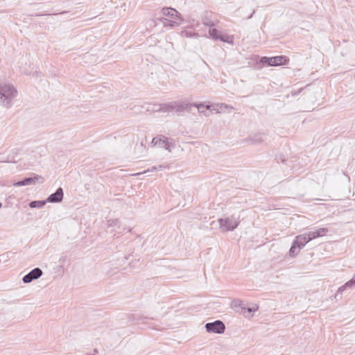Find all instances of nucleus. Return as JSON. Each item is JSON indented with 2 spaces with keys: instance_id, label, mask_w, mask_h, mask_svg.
<instances>
[{
  "instance_id": "28",
  "label": "nucleus",
  "mask_w": 355,
  "mask_h": 355,
  "mask_svg": "<svg viewBox=\"0 0 355 355\" xmlns=\"http://www.w3.org/2000/svg\"><path fill=\"white\" fill-rule=\"evenodd\" d=\"M88 56H89V55H85V58H87V57H88Z\"/></svg>"
},
{
  "instance_id": "18",
  "label": "nucleus",
  "mask_w": 355,
  "mask_h": 355,
  "mask_svg": "<svg viewBox=\"0 0 355 355\" xmlns=\"http://www.w3.org/2000/svg\"><path fill=\"white\" fill-rule=\"evenodd\" d=\"M46 203V200H33L29 203V207L31 208H42Z\"/></svg>"
},
{
  "instance_id": "29",
  "label": "nucleus",
  "mask_w": 355,
  "mask_h": 355,
  "mask_svg": "<svg viewBox=\"0 0 355 355\" xmlns=\"http://www.w3.org/2000/svg\"><path fill=\"white\" fill-rule=\"evenodd\" d=\"M2 207V203L0 202V208Z\"/></svg>"
},
{
  "instance_id": "20",
  "label": "nucleus",
  "mask_w": 355,
  "mask_h": 355,
  "mask_svg": "<svg viewBox=\"0 0 355 355\" xmlns=\"http://www.w3.org/2000/svg\"><path fill=\"white\" fill-rule=\"evenodd\" d=\"M300 250L297 248V245H295V243L293 242L292 245L289 250V254L291 257H295L297 255Z\"/></svg>"
},
{
  "instance_id": "3",
  "label": "nucleus",
  "mask_w": 355,
  "mask_h": 355,
  "mask_svg": "<svg viewBox=\"0 0 355 355\" xmlns=\"http://www.w3.org/2000/svg\"><path fill=\"white\" fill-rule=\"evenodd\" d=\"M196 103H190L186 101L175 102L169 105L171 110H175L176 112H191L192 108L195 107Z\"/></svg>"
},
{
  "instance_id": "21",
  "label": "nucleus",
  "mask_w": 355,
  "mask_h": 355,
  "mask_svg": "<svg viewBox=\"0 0 355 355\" xmlns=\"http://www.w3.org/2000/svg\"><path fill=\"white\" fill-rule=\"evenodd\" d=\"M261 62L263 64H266L268 66H272L274 67V61L273 58H268V57H262L261 58Z\"/></svg>"
},
{
  "instance_id": "15",
  "label": "nucleus",
  "mask_w": 355,
  "mask_h": 355,
  "mask_svg": "<svg viewBox=\"0 0 355 355\" xmlns=\"http://www.w3.org/2000/svg\"><path fill=\"white\" fill-rule=\"evenodd\" d=\"M209 35L213 38L216 40H220L222 42H229L227 40H225L223 36L219 35V32L217 29L212 28L209 30Z\"/></svg>"
},
{
  "instance_id": "6",
  "label": "nucleus",
  "mask_w": 355,
  "mask_h": 355,
  "mask_svg": "<svg viewBox=\"0 0 355 355\" xmlns=\"http://www.w3.org/2000/svg\"><path fill=\"white\" fill-rule=\"evenodd\" d=\"M355 288V275L353 277L347 282L343 286H340L336 293L335 294V298H342L343 293L347 289H352Z\"/></svg>"
},
{
  "instance_id": "11",
  "label": "nucleus",
  "mask_w": 355,
  "mask_h": 355,
  "mask_svg": "<svg viewBox=\"0 0 355 355\" xmlns=\"http://www.w3.org/2000/svg\"><path fill=\"white\" fill-rule=\"evenodd\" d=\"M328 232V229L325 227L319 228L306 232L308 237H310V241L316 239L318 237L323 236Z\"/></svg>"
},
{
  "instance_id": "23",
  "label": "nucleus",
  "mask_w": 355,
  "mask_h": 355,
  "mask_svg": "<svg viewBox=\"0 0 355 355\" xmlns=\"http://www.w3.org/2000/svg\"><path fill=\"white\" fill-rule=\"evenodd\" d=\"M107 225L109 227H119V221L118 219H110L107 221Z\"/></svg>"
},
{
  "instance_id": "17",
  "label": "nucleus",
  "mask_w": 355,
  "mask_h": 355,
  "mask_svg": "<svg viewBox=\"0 0 355 355\" xmlns=\"http://www.w3.org/2000/svg\"><path fill=\"white\" fill-rule=\"evenodd\" d=\"M178 19H169L167 18H163L162 22L164 26L173 27L180 25V21H178Z\"/></svg>"
},
{
  "instance_id": "25",
  "label": "nucleus",
  "mask_w": 355,
  "mask_h": 355,
  "mask_svg": "<svg viewBox=\"0 0 355 355\" xmlns=\"http://www.w3.org/2000/svg\"><path fill=\"white\" fill-rule=\"evenodd\" d=\"M166 166L163 165H159L158 166H152L150 169H148V171H162V169L165 168Z\"/></svg>"
},
{
  "instance_id": "14",
  "label": "nucleus",
  "mask_w": 355,
  "mask_h": 355,
  "mask_svg": "<svg viewBox=\"0 0 355 355\" xmlns=\"http://www.w3.org/2000/svg\"><path fill=\"white\" fill-rule=\"evenodd\" d=\"M155 141H158L157 146H159L161 148H164L166 150H168V151H171L170 145H169V143H168V139H167L166 137H155Z\"/></svg>"
},
{
  "instance_id": "24",
  "label": "nucleus",
  "mask_w": 355,
  "mask_h": 355,
  "mask_svg": "<svg viewBox=\"0 0 355 355\" xmlns=\"http://www.w3.org/2000/svg\"><path fill=\"white\" fill-rule=\"evenodd\" d=\"M259 306L257 305V304H254L251 307H246V312H248L250 315H245V317H251L252 316V315L251 314L252 313L256 311L257 309H258Z\"/></svg>"
},
{
  "instance_id": "10",
  "label": "nucleus",
  "mask_w": 355,
  "mask_h": 355,
  "mask_svg": "<svg viewBox=\"0 0 355 355\" xmlns=\"http://www.w3.org/2000/svg\"><path fill=\"white\" fill-rule=\"evenodd\" d=\"M310 241V237H308L306 233L302 234L295 236L293 242L295 245H297V248L301 250L302 248L305 246V245L309 243Z\"/></svg>"
},
{
  "instance_id": "5",
  "label": "nucleus",
  "mask_w": 355,
  "mask_h": 355,
  "mask_svg": "<svg viewBox=\"0 0 355 355\" xmlns=\"http://www.w3.org/2000/svg\"><path fill=\"white\" fill-rule=\"evenodd\" d=\"M43 274L42 270L40 268H35L28 274L24 276L22 280L25 284H28L35 279L40 278Z\"/></svg>"
},
{
  "instance_id": "7",
  "label": "nucleus",
  "mask_w": 355,
  "mask_h": 355,
  "mask_svg": "<svg viewBox=\"0 0 355 355\" xmlns=\"http://www.w3.org/2000/svg\"><path fill=\"white\" fill-rule=\"evenodd\" d=\"M64 196L63 189L61 187L57 189L55 193L51 194L46 200L48 202H60Z\"/></svg>"
},
{
  "instance_id": "16",
  "label": "nucleus",
  "mask_w": 355,
  "mask_h": 355,
  "mask_svg": "<svg viewBox=\"0 0 355 355\" xmlns=\"http://www.w3.org/2000/svg\"><path fill=\"white\" fill-rule=\"evenodd\" d=\"M265 135L264 134H256L249 138V139L252 141V144H260L265 140Z\"/></svg>"
},
{
  "instance_id": "27",
  "label": "nucleus",
  "mask_w": 355,
  "mask_h": 355,
  "mask_svg": "<svg viewBox=\"0 0 355 355\" xmlns=\"http://www.w3.org/2000/svg\"><path fill=\"white\" fill-rule=\"evenodd\" d=\"M105 267L107 268V267H109V265L107 263L105 265Z\"/></svg>"
},
{
  "instance_id": "2",
  "label": "nucleus",
  "mask_w": 355,
  "mask_h": 355,
  "mask_svg": "<svg viewBox=\"0 0 355 355\" xmlns=\"http://www.w3.org/2000/svg\"><path fill=\"white\" fill-rule=\"evenodd\" d=\"M218 223L220 227L224 232L233 231L239 224V218L234 215L225 218H220Z\"/></svg>"
},
{
  "instance_id": "8",
  "label": "nucleus",
  "mask_w": 355,
  "mask_h": 355,
  "mask_svg": "<svg viewBox=\"0 0 355 355\" xmlns=\"http://www.w3.org/2000/svg\"><path fill=\"white\" fill-rule=\"evenodd\" d=\"M162 15L172 19H178L182 21L181 15L174 8H164L162 10Z\"/></svg>"
},
{
  "instance_id": "19",
  "label": "nucleus",
  "mask_w": 355,
  "mask_h": 355,
  "mask_svg": "<svg viewBox=\"0 0 355 355\" xmlns=\"http://www.w3.org/2000/svg\"><path fill=\"white\" fill-rule=\"evenodd\" d=\"M195 107L198 109V111L200 114H204L205 116H207V110H209V108H210V107L209 105H207V106H206L205 110H204L205 105L202 103H200V104L196 103Z\"/></svg>"
},
{
  "instance_id": "1",
  "label": "nucleus",
  "mask_w": 355,
  "mask_h": 355,
  "mask_svg": "<svg viewBox=\"0 0 355 355\" xmlns=\"http://www.w3.org/2000/svg\"><path fill=\"white\" fill-rule=\"evenodd\" d=\"M17 95L15 87L10 84L0 85V101L4 107H10L12 99Z\"/></svg>"
},
{
  "instance_id": "9",
  "label": "nucleus",
  "mask_w": 355,
  "mask_h": 355,
  "mask_svg": "<svg viewBox=\"0 0 355 355\" xmlns=\"http://www.w3.org/2000/svg\"><path fill=\"white\" fill-rule=\"evenodd\" d=\"M231 307L239 314L245 315L246 313V306L244 302L241 300L235 299L231 302Z\"/></svg>"
},
{
  "instance_id": "4",
  "label": "nucleus",
  "mask_w": 355,
  "mask_h": 355,
  "mask_svg": "<svg viewBox=\"0 0 355 355\" xmlns=\"http://www.w3.org/2000/svg\"><path fill=\"white\" fill-rule=\"evenodd\" d=\"M206 331L209 333L222 334L225 331V326L220 320L208 322L205 324Z\"/></svg>"
},
{
  "instance_id": "13",
  "label": "nucleus",
  "mask_w": 355,
  "mask_h": 355,
  "mask_svg": "<svg viewBox=\"0 0 355 355\" xmlns=\"http://www.w3.org/2000/svg\"><path fill=\"white\" fill-rule=\"evenodd\" d=\"M272 58L274 67L287 64L289 62V59L286 56L280 55Z\"/></svg>"
},
{
  "instance_id": "12",
  "label": "nucleus",
  "mask_w": 355,
  "mask_h": 355,
  "mask_svg": "<svg viewBox=\"0 0 355 355\" xmlns=\"http://www.w3.org/2000/svg\"><path fill=\"white\" fill-rule=\"evenodd\" d=\"M38 180L37 176H35L34 178H25L19 181L15 182L13 183L14 187H22L34 184L36 182V180Z\"/></svg>"
},
{
  "instance_id": "22",
  "label": "nucleus",
  "mask_w": 355,
  "mask_h": 355,
  "mask_svg": "<svg viewBox=\"0 0 355 355\" xmlns=\"http://www.w3.org/2000/svg\"><path fill=\"white\" fill-rule=\"evenodd\" d=\"M202 23L205 26L208 27H214L216 26V23L211 19H209L207 16H205L202 19Z\"/></svg>"
},
{
  "instance_id": "30",
  "label": "nucleus",
  "mask_w": 355,
  "mask_h": 355,
  "mask_svg": "<svg viewBox=\"0 0 355 355\" xmlns=\"http://www.w3.org/2000/svg\"><path fill=\"white\" fill-rule=\"evenodd\" d=\"M90 355H96L95 354H90Z\"/></svg>"
},
{
  "instance_id": "26",
  "label": "nucleus",
  "mask_w": 355,
  "mask_h": 355,
  "mask_svg": "<svg viewBox=\"0 0 355 355\" xmlns=\"http://www.w3.org/2000/svg\"><path fill=\"white\" fill-rule=\"evenodd\" d=\"M153 146H157L158 141H155V137H154L151 142Z\"/></svg>"
}]
</instances>
